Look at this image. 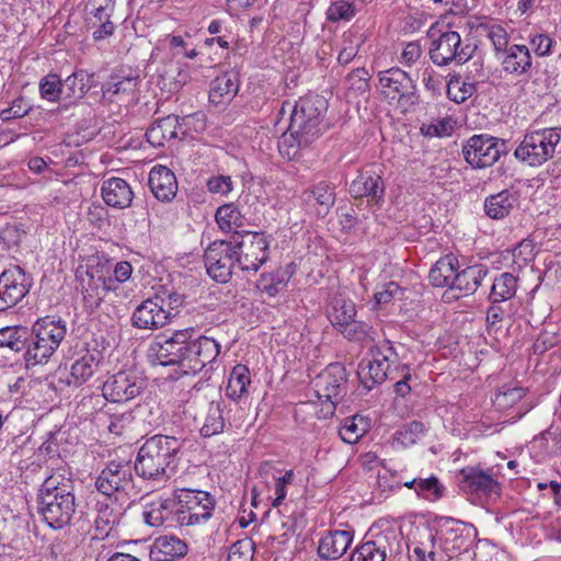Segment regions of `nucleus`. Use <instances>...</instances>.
<instances>
[{"instance_id": "obj_23", "label": "nucleus", "mask_w": 561, "mask_h": 561, "mask_svg": "<svg viewBox=\"0 0 561 561\" xmlns=\"http://www.w3.org/2000/svg\"><path fill=\"white\" fill-rule=\"evenodd\" d=\"M176 499H157L148 503L142 512L144 522L152 527L178 526Z\"/></svg>"}, {"instance_id": "obj_35", "label": "nucleus", "mask_w": 561, "mask_h": 561, "mask_svg": "<svg viewBox=\"0 0 561 561\" xmlns=\"http://www.w3.org/2000/svg\"><path fill=\"white\" fill-rule=\"evenodd\" d=\"M458 260L454 255L440 257L431 268L428 279L435 287H449L451 289Z\"/></svg>"}, {"instance_id": "obj_58", "label": "nucleus", "mask_w": 561, "mask_h": 561, "mask_svg": "<svg viewBox=\"0 0 561 561\" xmlns=\"http://www.w3.org/2000/svg\"><path fill=\"white\" fill-rule=\"evenodd\" d=\"M486 36L492 42L496 56H500L508 45V34L506 30L499 24H492L486 26Z\"/></svg>"}, {"instance_id": "obj_20", "label": "nucleus", "mask_w": 561, "mask_h": 561, "mask_svg": "<svg viewBox=\"0 0 561 561\" xmlns=\"http://www.w3.org/2000/svg\"><path fill=\"white\" fill-rule=\"evenodd\" d=\"M197 114H195L196 116ZM194 115H187L180 118L176 115H168L162 118L156 119L146 131L147 141L152 147L164 146L167 141L176 140L180 130L186 126Z\"/></svg>"}, {"instance_id": "obj_37", "label": "nucleus", "mask_w": 561, "mask_h": 561, "mask_svg": "<svg viewBox=\"0 0 561 561\" xmlns=\"http://www.w3.org/2000/svg\"><path fill=\"white\" fill-rule=\"evenodd\" d=\"M369 80L370 75L365 68H357L348 73L345 78L347 98L368 100L370 93Z\"/></svg>"}, {"instance_id": "obj_14", "label": "nucleus", "mask_w": 561, "mask_h": 561, "mask_svg": "<svg viewBox=\"0 0 561 561\" xmlns=\"http://www.w3.org/2000/svg\"><path fill=\"white\" fill-rule=\"evenodd\" d=\"M316 393L327 404V413L333 414L335 404L345 389L344 369L340 365H330L314 382Z\"/></svg>"}, {"instance_id": "obj_34", "label": "nucleus", "mask_w": 561, "mask_h": 561, "mask_svg": "<svg viewBox=\"0 0 561 561\" xmlns=\"http://www.w3.org/2000/svg\"><path fill=\"white\" fill-rule=\"evenodd\" d=\"M93 73L80 69L71 73L62 82L64 85V100L73 103L84 98L93 83Z\"/></svg>"}, {"instance_id": "obj_24", "label": "nucleus", "mask_w": 561, "mask_h": 561, "mask_svg": "<svg viewBox=\"0 0 561 561\" xmlns=\"http://www.w3.org/2000/svg\"><path fill=\"white\" fill-rule=\"evenodd\" d=\"M394 538L391 530L381 531L373 539L365 541L351 554L350 561H385L390 550V539Z\"/></svg>"}, {"instance_id": "obj_18", "label": "nucleus", "mask_w": 561, "mask_h": 561, "mask_svg": "<svg viewBox=\"0 0 561 561\" xmlns=\"http://www.w3.org/2000/svg\"><path fill=\"white\" fill-rule=\"evenodd\" d=\"M170 311L164 308L162 298L144 300L131 314V324L141 330H157L170 322Z\"/></svg>"}, {"instance_id": "obj_21", "label": "nucleus", "mask_w": 561, "mask_h": 561, "mask_svg": "<svg viewBox=\"0 0 561 561\" xmlns=\"http://www.w3.org/2000/svg\"><path fill=\"white\" fill-rule=\"evenodd\" d=\"M129 502H118L112 497H105L96 503V517L94 519L98 536L107 537L113 528L119 525Z\"/></svg>"}, {"instance_id": "obj_55", "label": "nucleus", "mask_w": 561, "mask_h": 561, "mask_svg": "<svg viewBox=\"0 0 561 561\" xmlns=\"http://www.w3.org/2000/svg\"><path fill=\"white\" fill-rule=\"evenodd\" d=\"M137 84H138L137 77L113 76L105 84V93L130 94L136 90Z\"/></svg>"}, {"instance_id": "obj_33", "label": "nucleus", "mask_w": 561, "mask_h": 561, "mask_svg": "<svg viewBox=\"0 0 561 561\" xmlns=\"http://www.w3.org/2000/svg\"><path fill=\"white\" fill-rule=\"evenodd\" d=\"M488 270L483 265H471L461 272H455L451 289L458 290L461 295L473 294L486 276Z\"/></svg>"}, {"instance_id": "obj_31", "label": "nucleus", "mask_w": 561, "mask_h": 561, "mask_svg": "<svg viewBox=\"0 0 561 561\" xmlns=\"http://www.w3.org/2000/svg\"><path fill=\"white\" fill-rule=\"evenodd\" d=\"M187 553V545L175 536H160L154 539L150 556L154 561H174Z\"/></svg>"}, {"instance_id": "obj_15", "label": "nucleus", "mask_w": 561, "mask_h": 561, "mask_svg": "<svg viewBox=\"0 0 561 561\" xmlns=\"http://www.w3.org/2000/svg\"><path fill=\"white\" fill-rule=\"evenodd\" d=\"M142 380L133 371L122 370L110 376L103 383V397L112 402H127L140 394Z\"/></svg>"}, {"instance_id": "obj_46", "label": "nucleus", "mask_w": 561, "mask_h": 561, "mask_svg": "<svg viewBox=\"0 0 561 561\" xmlns=\"http://www.w3.org/2000/svg\"><path fill=\"white\" fill-rule=\"evenodd\" d=\"M148 185L153 195L162 202H170L178 192L176 178H148Z\"/></svg>"}, {"instance_id": "obj_25", "label": "nucleus", "mask_w": 561, "mask_h": 561, "mask_svg": "<svg viewBox=\"0 0 561 561\" xmlns=\"http://www.w3.org/2000/svg\"><path fill=\"white\" fill-rule=\"evenodd\" d=\"M179 153L182 158L183 171L191 173H206L210 172L208 167L211 162L214 149L209 146L202 144L183 142L179 149Z\"/></svg>"}, {"instance_id": "obj_38", "label": "nucleus", "mask_w": 561, "mask_h": 561, "mask_svg": "<svg viewBox=\"0 0 561 561\" xmlns=\"http://www.w3.org/2000/svg\"><path fill=\"white\" fill-rule=\"evenodd\" d=\"M517 278L508 273H502L494 278L489 299L492 304L502 302L515 296Z\"/></svg>"}, {"instance_id": "obj_17", "label": "nucleus", "mask_w": 561, "mask_h": 561, "mask_svg": "<svg viewBox=\"0 0 561 561\" xmlns=\"http://www.w3.org/2000/svg\"><path fill=\"white\" fill-rule=\"evenodd\" d=\"M106 263V260L103 263L102 259L98 257L96 264L88 267L85 272L87 278H82L83 299L91 306H98L104 299L106 293L117 289L114 280L103 274Z\"/></svg>"}, {"instance_id": "obj_64", "label": "nucleus", "mask_w": 561, "mask_h": 561, "mask_svg": "<svg viewBox=\"0 0 561 561\" xmlns=\"http://www.w3.org/2000/svg\"><path fill=\"white\" fill-rule=\"evenodd\" d=\"M252 558V543L248 540L236 541L229 550L228 561H250Z\"/></svg>"}, {"instance_id": "obj_4", "label": "nucleus", "mask_w": 561, "mask_h": 561, "mask_svg": "<svg viewBox=\"0 0 561 561\" xmlns=\"http://www.w3.org/2000/svg\"><path fill=\"white\" fill-rule=\"evenodd\" d=\"M67 332L65 321L45 317L38 319L28 333L24 359L27 367L46 364L59 347Z\"/></svg>"}, {"instance_id": "obj_43", "label": "nucleus", "mask_w": 561, "mask_h": 561, "mask_svg": "<svg viewBox=\"0 0 561 561\" xmlns=\"http://www.w3.org/2000/svg\"><path fill=\"white\" fill-rule=\"evenodd\" d=\"M225 428V419L221 404L219 402H210L207 409L201 434L210 437L221 433Z\"/></svg>"}, {"instance_id": "obj_28", "label": "nucleus", "mask_w": 561, "mask_h": 561, "mask_svg": "<svg viewBox=\"0 0 561 561\" xmlns=\"http://www.w3.org/2000/svg\"><path fill=\"white\" fill-rule=\"evenodd\" d=\"M353 541V531L333 530L321 538L318 553L322 559L337 560L347 551Z\"/></svg>"}, {"instance_id": "obj_39", "label": "nucleus", "mask_w": 561, "mask_h": 561, "mask_svg": "<svg viewBox=\"0 0 561 561\" xmlns=\"http://www.w3.org/2000/svg\"><path fill=\"white\" fill-rule=\"evenodd\" d=\"M215 220L224 232L237 231L243 225V217L233 204H225L217 208ZM238 232H236L237 234Z\"/></svg>"}, {"instance_id": "obj_2", "label": "nucleus", "mask_w": 561, "mask_h": 561, "mask_svg": "<svg viewBox=\"0 0 561 561\" xmlns=\"http://www.w3.org/2000/svg\"><path fill=\"white\" fill-rule=\"evenodd\" d=\"M183 442L169 435H154L138 450L134 468L136 473L154 482H167L175 472Z\"/></svg>"}, {"instance_id": "obj_41", "label": "nucleus", "mask_w": 561, "mask_h": 561, "mask_svg": "<svg viewBox=\"0 0 561 561\" xmlns=\"http://www.w3.org/2000/svg\"><path fill=\"white\" fill-rule=\"evenodd\" d=\"M28 330L25 327L13 325L0 329V347L20 352L25 347Z\"/></svg>"}, {"instance_id": "obj_52", "label": "nucleus", "mask_w": 561, "mask_h": 561, "mask_svg": "<svg viewBox=\"0 0 561 561\" xmlns=\"http://www.w3.org/2000/svg\"><path fill=\"white\" fill-rule=\"evenodd\" d=\"M339 331L350 341L363 342L373 339V328L368 323L355 319L347 322Z\"/></svg>"}, {"instance_id": "obj_32", "label": "nucleus", "mask_w": 561, "mask_h": 561, "mask_svg": "<svg viewBox=\"0 0 561 561\" xmlns=\"http://www.w3.org/2000/svg\"><path fill=\"white\" fill-rule=\"evenodd\" d=\"M102 197L108 206L125 208L133 201V191L123 178H110L102 186Z\"/></svg>"}, {"instance_id": "obj_13", "label": "nucleus", "mask_w": 561, "mask_h": 561, "mask_svg": "<svg viewBox=\"0 0 561 561\" xmlns=\"http://www.w3.org/2000/svg\"><path fill=\"white\" fill-rule=\"evenodd\" d=\"M220 353L219 343L208 336H199L187 341L182 359V370L185 374H197L207 365H211Z\"/></svg>"}, {"instance_id": "obj_29", "label": "nucleus", "mask_w": 561, "mask_h": 561, "mask_svg": "<svg viewBox=\"0 0 561 561\" xmlns=\"http://www.w3.org/2000/svg\"><path fill=\"white\" fill-rule=\"evenodd\" d=\"M101 360V352L96 350L87 351L85 354L76 359L71 365L70 376L67 383L76 387L85 383L96 373Z\"/></svg>"}, {"instance_id": "obj_8", "label": "nucleus", "mask_w": 561, "mask_h": 561, "mask_svg": "<svg viewBox=\"0 0 561 561\" xmlns=\"http://www.w3.org/2000/svg\"><path fill=\"white\" fill-rule=\"evenodd\" d=\"M232 242L239 271L255 273L268 259L270 242L262 232L237 233Z\"/></svg>"}, {"instance_id": "obj_48", "label": "nucleus", "mask_w": 561, "mask_h": 561, "mask_svg": "<svg viewBox=\"0 0 561 561\" xmlns=\"http://www.w3.org/2000/svg\"><path fill=\"white\" fill-rule=\"evenodd\" d=\"M41 96L49 102H57L64 99L62 81L56 73H48L39 81Z\"/></svg>"}, {"instance_id": "obj_9", "label": "nucleus", "mask_w": 561, "mask_h": 561, "mask_svg": "<svg viewBox=\"0 0 561 561\" xmlns=\"http://www.w3.org/2000/svg\"><path fill=\"white\" fill-rule=\"evenodd\" d=\"M473 49L463 44L460 34L456 31H446L432 38L428 48L431 61L439 67L451 64L463 65L472 57Z\"/></svg>"}, {"instance_id": "obj_7", "label": "nucleus", "mask_w": 561, "mask_h": 561, "mask_svg": "<svg viewBox=\"0 0 561 561\" xmlns=\"http://www.w3.org/2000/svg\"><path fill=\"white\" fill-rule=\"evenodd\" d=\"M134 488L131 468L126 461H110L95 479V489L118 502H129Z\"/></svg>"}, {"instance_id": "obj_10", "label": "nucleus", "mask_w": 561, "mask_h": 561, "mask_svg": "<svg viewBox=\"0 0 561 561\" xmlns=\"http://www.w3.org/2000/svg\"><path fill=\"white\" fill-rule=\"evenodd\" d=\"M508 152L507 141L486 135H474L462 147L466 161L476 169L492 167Z\"/></svg>"}, {"instance_id": "obj_36", "label": "nucleus", "mask_w": 561, "mask_h": 561, "mask_svg": "<svg viewBox=\"0 0 561 561\" xmlns=\"http://www.w3.org/2000/svg\"><path fill=\"white\" fill-rule=\"evenodd\" d=\"M251 386L250 370L245 365H236L229 376L226 387V396L234 401L242 400L249 396Z\"/></svg>"}, {"instance_id": "obj_59", "label": "nucleus", "mask_w": 561, "mask_h": 561, "mask_svg": "<svg viewBox=\"0 0 561 561\" xmlns=\"http://www.w3.org/2000/svg\"><path fill=\"white\" fill-rule=\"evenodd\" d=\"M365 426H359L357 423V419H346L344 424L339 431L340 437L348 444L356 443L365 433Z\"/></svg>"}, {"instance_id": "obj_57", "label": "nucleus", "mask_w": 561, "mask_h": 561, "mask_svg": "<svg viewBox=\"0 0 561 561\" xmlns=\"http://www.w3.org/2000/svg\"><path fill=\"white\" fill-rule=\"evenodd\" d=\"M354 15L353 4L344 0L332 2L327 10V19L333 23L350 21Z\"/></svg>"}, {"instance_id": "obj_30", "label": "nucleus", "mask_w": 561, "mask_h": 561, "mask_svg": "<svg viewBox=\"0 0 561 561\" xmlns=\"http://www.w3.org/2000/svg\"><path fill=\"white\" fill-rule=\"evenodd\" d=\"M389 356L378 352L374 354V358L367 363H362L358 376L367 389H371L375 385L383 382L388 378Z\"/></svg>"}, {"instance_id": "obj_44", "label": "nucleus", "mask_w": 561, "mask_h": 561, "mask_svg": "<svg viewBox=\"0 0 561 561\" xmlns=\"http://www.w3.org/2000/svg\"><path fill=\"white\" fill-rule=\"evenodd\" d=\"M302 198L307 203L314 201L327 211L334 204V188L325 181H321L312 188L306 190Z\"/></svg>"}, {"instance_id": "obj_54", "label": "nucleus", "mask_w": 561, "mask_h": 561, "mask_svg": "<svg viewBox=\"0 0 561 561\" xmlns=\"http://www.w3.org/2000/svg\"><path fill=\"white\" fill-rule=\"evenodd\" d=\"M455 126L451 117H443L428 124H422L420 130L425 137H446L450 136Z\"/></svg>"}, {"instance_id": "obj_12", "label": "nucleus", "mask_w": 561, "mask_h": 561, "mask_svg": "<svg viewBox=\"0 0 561 561\" xmlns=\"http://www.w3.org/2000/svg\"><path fill=\"white\" fill-rule=\"evenodd\" d=\"M204 260L209 276L220 283L228 282L238 270L232 239L210 243L205 251Z\"/></svg>"}, {"instance_id": "obj_11", "label": "nucleus", "mask_w": 561, "mask_h": 561, "mask_svg": "<svg viewBox=\"0 0 561 561\" xmlns=\"http://www.w3.org/2000/svg\"><path fill=\"white\" fill-rule=\"evenodd\" d=\"M193 329L179 330L171 336H157L149 345L147 356L152 364L179 365L182 368L185 344L193 335Z\"/></svg>"}, {"instance_id": "obj_22", "label": "nucleus", "mask_w": 561, "mask_h": 561, "mask_svg": "<svg viewBox=\"0 0 561 561\" xmlns=\"http://www.w3.org/2000/svg\"><path fill=\"white\" fill-rule=\"evenodd\" d=\"M461 480L460 489L465 493L476 494L478 496H492L500 494V484L486 472L477 468H466L459 473Z\"/></svg>"}, {"instance_id": "obj_60", "label": "nucleus", "mask_w": 561, "mask_h": 561, "mask_svg": "<svg viewBox=\"0 0 561 561\" xmlns=\"http://www.w3.org/2000/svg\"><path fill=\"white\" fill-rule=\"evenodd\" d=\"M423 56V49L417 41L404 44L402 51L399 56V62L405 67H412Z\"/></svg>"}, {"instance_id": "obj_49", "label": "nucleus", "mask_w": 561, "mask_h": 561, "mask_svg": "<svg viewBox=\"0 0 561 561\" xmlns=\"http://www.w3.org/2000/svg\"><path fill=\"white\" fill-rule=\"evenodd\" d=\"M381 178H356L350 185V192L354 197L373 196L379 197L382 194V187L378 181Z\"/></svg>"}, {"instance_id": "obj_26", "label": "nucleus", "mask_w": 561, "mask_h": 561, "mask_svg": "<svg viewBox=\"0 0 561 561\" xmlns=\"http://www.w3.org/2000/svg\"><path fill=\"white\" fill-rule=\"evenodd\" d=\"M503 71L513 76H523L533 66V57L526 45L513 44L497 56Z\"/></svg>"}, {"instance_id": "obj_62", "label": "nucleus", "mask_w": 561, "mask_h": 561, "mask_svg": "<svg viewBox=\"0 0 561 561\" xmlns=\"http://www.w3.org/2000/svg\"><path fill=\"white\" fill-rule=\"evenodd\" d=\"M25 234L26 232L16 224H8L2 228L0 238L7 248L10 249L18 247Z\"/></svg>"}, {"instance_id": "obj_61", "label": "nucleus", "mask_w": 561, "mask_h": 561, "mask_svg": "<svg viewBox=\"0 0 561 561\" xmlns=\"http://www.w3.org/2000/svg\"><path fill=\"white\" fill-rule=\"evenodd\" d=\"M529 44L533 47L536 56L546 57L551 55V48L554 44V41L547 34H530Z\"/></svg>"}, {"instance_id": "obj_40", "label": "nucleus", "mask_w": 561, "mask_h": 561, "mask_svg": "<svg viewBox=\"0 0 561 561\" xmlns=\"http://www.w3.org/2000/svg\"><path fill=\"white\" fill-rule=\"evenodd\" d=\"M442 536L453 549L461 550L466 546L469 534L463 523L449 519L443 525Z\"/></svg>"}, {"instance_id": "obj_3", "label": "nucleus", "mask_w": 561, "mask_h": 561, "mask_svg": "<svg viewBox=\"0 0 561 561\" xmlns=\"http://www.w3.org/2000/svg\"><path fill=\"white\" fill-rule=\"evenodd\" d=\"M37 511L53 529H61L69 525L76 513L72 480L60 471L47 477L39 489Z\"/></svg>"}, {"instance_id": "obj_42", "label": "nucleus", "mask_w": 561, "mask_h": 561, "mask_svg": "<svg viewBox=\"0 0 561 561\" xmlns=\"http://www.w3.org/2000/svg\"><path fill=\"white\" fill-rule=\"evenodd\" d=\"M356 307L352 300L334 299L332 311L329 313L330 322L337 330L356 317Z\"/></svg>"}, {"instance_id": "obj_27", "label": "nucleus", "mask_w": 561, "mask_h": 561, "mask_svg": "<svg viewBox=\"0 0 561 561\" xmlns=\"http://www.w3.org/2000/svg\"><path fill=\"white\" fill-rule=\"evenodd\" d=\"M239 87V73L236 70L226 71L211 82L209 101L215 105L228 104L238 93Z\"/></svg>"}, {"instance_id": "obj_16", "label": "nucleus", "mask_w": 561, "mask_h": 561, "mask_svg": "<svg viewBox=\"0 0 561 561\" xmlns=\"http://www.w3.org/2000/svg\"><path fill=\"white\" fill-rule=\"evenodd\" d=\"M31 283L20 266L0 274V311L15 306L30 290Z\"/></svg>"}, {"instance_id": "obj_47", "label": "nucleus", "mask_w": 561, "mask_h": 561, "mask_svg": "<svg viewBox=\"0 0 561 561\" xmlns=\"http://www.w3.org/2000/svg\"><path fill=\"white\" fill-rule=\"evenodd\" d=\"M474 90L476 87L473 83L466 82L458 76L451 77L446 85L447 96L458 104L468 100L473 94Z\"/></svg>"}, {"instance_id": "obj_45", "label": "nucleus", "mask_w": 561, "mask_h": 561, "mask_svg": "<svg viewBox=\"0 0 561 561\" xmlns=\"http://www.w3.org/2000/svg\"><path fill=\"white\" fill-rule=\"evenodd\" d=\"M288 278L289 276L286 271L277 270L273 273L263 274L257 283V287L270 297H274L286 287Z\"/></svg>"}, {"instance_id": "obj_50", "label": "nucleus", "mask_w": 561, "mask_h": 561, "mask_svg": "<svg viewBox=\"0 0 561 561\" xmlns=\"http://www.w3.org/2000/svg\"><path fill=\"white\" fill-rule=\"evenodd\" d=\"M512 207V202L506 192H501L496 195H492L485 201V213L493 219H500L505 217Z\"/></svg>"}, {"instance_id": "obj_6", "label": "nucleus", "mask_w": 561, "mask_h": 561, "mask_svg": "<svg viewBox=\"0 0 561 561\" xmlns=\"http://www.w3.org/2000/svg\"><path fill=\"white\" fill-rule=\"evenodd\" d=\"M178 506V526H198L205 524L215 510V501L208 492L191 489L174 491Z\"/></svg>"}, {"instance_id": "obj_63", "label": "nucleus", "mask_w": 561, "mask_h": 561, "mask_svg": "<svg viewBox=\"0 0 561 561\" xmlns=\"http://www.w3.org/2000/svg\"><path fill=\"white\" fill-rule=\"evenodd\" d=\"M526 394V390L520 387L503 388L495 398V402L502 407H511L522 400Z\"/></svg>"}, {"instance_id": "obj_1", "label": "nucleus", "mask_w": 561, "mask_h": 561, "mask_svg": "<svg viewBox=\"0 0 561 561\" xmlns=\"http://www.w3.org/2000/svg\"><path fill=\"white\" fill-rule=\"evenodd\" d=\"M289 107V125L278 140L280 154L294 159L301 148L311 145L320 135V123L328 110L327 100L319 94H307L295 101L284 102L282 113Z\"/></svg>"}, {"instance_id": "obj_5", "label": "nucleus", "mask_w": 561, "mask_h": 561, "mask_svg": "<svg viewBox=\"0 0 561 561\" xmlns=\"http://www.w3.org/2000/svg\"><path fill=\"white\" fill-rule=\"evenodd\" d=\"M561 140V127L541 128L527 133L514 151L520 162L529 167H539L553 158L556 147Z\"/></svg>"}, {"instance_id": "obj_56", "label": "nucleus", "mask_w": 561, "mask_h": 561, "mask_svg": "<svg viewBox=\"0 0 561 561\" xmlns=\"http://www.w3.org/2000/svg\"><path fill=\"white\" fill-rule=\"evenodd\" d=\"M443 491L444 486L440 484L436 477L419 479V485L415 486V492L417 495L430 501H436L440 499Z\"/></svg>"}, {"instance_id": "obj_19", "label": "nucleus", "mask_w": 561, "mask_h": 561, "mask_svg": "<svg viewBox=\"0 0 561 561\" xmlns=\"http://www.w3.org/2000/svg\"><path fill=\"white\" fill-rule=\"evenodd\" d=\"M378 79L381 92L387 99H410L415 94L416 85L413 79L399 67L380 71Z\"/></svg>"}, {"instance_id": "obj_51", "label": "nucleus", "mask_w": 561, "mask_h": 561, "mask_svg": "<svg viewBox=\"0 0 561 561\" xmlns=\"http://www.w3.org/2000/svg\"><path fill=\"white\" fill-rule=\"evenodd\" d=\"M425 432V426L422 422L412 421L394 433V440L403 447L415 444Z\"/></svg>"}, {"instance_id": "obj_53", "label": "nucleus", "mask_w": 561, "mask_h": 561, "mask_svg": "<svg viewBox=\"0 0 561 561\" xmlns=\"http://www.w3.org/2000/svg\"><path fill=\"white\" fill-rule=\"evenodd\" d=\"M73 548V543L68 537H56L49 543L46 557L50 561H67Z\"/></svg>"}]
</instances>
